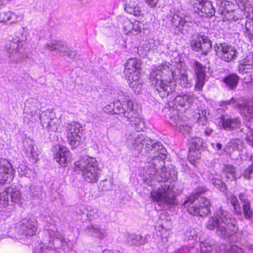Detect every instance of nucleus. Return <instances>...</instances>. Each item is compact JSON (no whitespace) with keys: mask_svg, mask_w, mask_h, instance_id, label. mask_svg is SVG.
I'll return each instance as SVG.
<instances>
[{"mask_svg":"<svg viewBox=\"0 0 253 253\" xmlns=\"http://www.w3.org/2000/svg\"><path fill=\"white\" fill-rule=\"evenodd\" d=\"M211 182L215 187L222 192H224L227 189L226 185L220 179L213 178L211 180Z\"/></svg>","mask_w":253,"mask_h":253,"instance_id":"obj_42","label":"nucleus"},{"mask_svg":"<svg viewBox=\"0 0 253 253\" xmlns=\"http://www.w3.org/2000/svg\"><path fill=\"white\" fill-rule=\"evenodd\" d=\"M172 24L179 29L187 30L192 25L193 18L189 15H185L179 12L171 15Z\"/></svg>","mask_w":253,"mask_h":253,"instance_id":"obj_11","label":"nucleus"},{"mask_svg":"<svg viewBox=\"0 0 253 253\" xmlns=\"http://www.w3.org/2000/svg\"><path fill=\"white\" fill-rule=\"evenodd\" d=\"M226 253H243L242 249L236 245H228L225 247Z\"/></svg>","mask_w":253,"mask_h":253,"instance_id":"obj_50","label":"nucleus"},{"mask_svg":"<svg viewBox=\"0 0 253 253\" xmlns=\"http://www.w3.org/2000/svg\"><path fill=\"white\" fill-rule=\"evenodd\" d=\"M16 16L11 11H0V22H9L14 23L16 21Z\"/></svg>","mask_w":253,"mask_h":253,"instance_id":"obj_30","label":"nucleus"},{"mask_svg":"<svg viewBox=\"0 0 253 253\" xmlns=\"http://www.w3.org/2000/svg\"><path fill=\"white\" fill-rule=\"evenodd\" d=\"M241 144V140L239 139H232L228 143L227 147L228 149H231L232 150H239V145Z\"/></svg>","mask_w":253,"mask_h":253,"instance_id":"obj_47","label":"nucleus"},{"mask_svg":"<svg viewBox=\"0 0 253 253\" xmlns=\"http://www.w3.org/2000/svg\"><path fill=\"white\" fill-rule=\"evenodd\" d=\"M6 195V193H0V207H5L6 206L7 202H5V196Z\"/></svg>","mask_w":253,"mask_h":253,"instance_id":"obj_59","label":"nucleus"},{"mask_svg":"<svg viewBox=\"0 0 253 253\" xmlns=\"http://www.w3.org/2000/svg\"><path fill=\"white\" fill-rule=\"evenodd\" d=\"M184 247L187 248L188 253H211L212 250V247L206 243H194L193 246Z\"/></svg>","mask_w":253,"mask_h":253,"instance_id":"obj_17","label":"nucleus"},{"mask_svg":"<svg viewBox=\"0 0 253 253\" xmlns=\"http://www.w3.org/2000/svg\"><path fill=\"white\" fill-rule=\"evenodd\" d=\"M37 148H35L34 146H31L30 147L31 157L34 163L37 162V161L38 160L39 154L37 153Z\"/></svg>","mask_w":253,"mask_h":253,"instance_id":"obj_57","label":"nucleus"},{"mask_svg":"<svg viewBox=\"0 0 253 253\" xmlns=\"http://www.w3.org/2000/svg\"><path fill=\"white\" fill-rule=\"evenodd\" d=\"M250 57L248 56L243 61V63L241 64L239 70L240 71H244L246 69L247 66H253V60L251 61L250 60ZM248 69V68H247Z\"/></svg>","mask_w":253,"mask_h":253,"instance_id":"obj_52","label":"nucleus"},{"mask_svg":"<svg viewBox=\"0 0 253 253\" xmlns=\"http://www.w3.org/2000/svg\"><path fill=\"white\" fill-rule=\"evenodd\" d=\"M129 122L131 125L134 126V129L137 132L143 131V129L145 127V123L141 119L140 116L132 120V121H130Z\"/></svg>","mask_w":253,"mask_h":253,"instance_id":"obj_36","label":"nucleus"},{"mask_svg":"<svg viewBox=\"0 0 253 253\" xmlns=\"http://www.w3.org/2000/svg\"><path fill=\"white\" fill-rule=\"evenodd\" d=\"M241 131L246 134V140L253 147V129L250 126H245Z\"/></svg>","mask_w":253,"mask_h":253,"instance_id":"obj_37","label":"nucleus"},{"mask_svg":"<svg viewBox=\"0 0 253 253\" xmlns=\"http://www.w3.org/2000/svg\"><path fill=\"white\" fill-rule=\"evenodd\" d=\"M66 128V132L67 134H71L73 133V132H78L80 133V131H83V127L81 126V125L75 121H73L70 123H68L65 126Z\"/></svg>","mask_w":253,"mask_h":253,"instance_id":"obj_29","label":"nucleus"},{"mask_svg":"<svg viewBox=\"0 0 253 253\" xmlns=\"http://www.w3.org/2000/svg\"><path fill=\"white\" fill-rule=\"evenodd\" d=\"M44 48L56 52L62 57L67 56L70 59H75L77 56L76 50L68 47L66 43L62 41L54 40L44 45Z\"/></svg>","mask_w":253,"mask_h":253,"instance_id":"obj_8","label":"nucleus"},{"mask_svg":"<svg viewBox=\"0 0 253 253\" xmlns=\"http://www.w3.org/2000/svg\"><path fill=\"white\" fill-rule=\"evenodd\" d=\"M235 106L239 109L241 114L247 118H253V102L248 103L236 104Z\"/></svg>","mask_w":253,"mask_h":253,"instance_id":"obj_23","label":"nucleus"},{"mask_svg":"<svg viewBox=\"0 0 253 253\" xmlns=\"http://www.w3.org/2000/svg\"><path fill=\"white\" fill-rule=\"evenodd\" d=\"M140 8L137 0H130L125 4V7L126 11L135 16H138L141 15V11Z\"/></svg>","mask_w":253,"mask_h":253,"instance_id":"obj_24","label":"nucleus"},{"mask_svg":"<svg viewBox=\"0 0 253 253\" xmlns=\"http://www.w3.org/2000/svg\"><path fill=\"white\" fill-rule=\"evenodd\" d=\"M21 46L12 40L9 41L5 44L6 51L9 54L8 57L11 62L16 63L21 60L20 47Z\"/></svg>","mask_w":253,"mask_h":253,"instance_id":"obj_14","label":"nucleus"},{"mask_svg":"<svg viewBox=\"0 0 253 253\" xmlns=\"http://www.w3.org/2000/svg\"><path fill=\"white\" fill-rule=\"evenodd\" d=\"M198 123L202 126L206 125L207 123V118L205 117L201 116V114H200L199 118L198 120Z\"/></svg>","mask_w":253,"mask_h":253,"instance_id":"obj_62","label":"nucleus"},{"mask_svg":"<svg viewBox=\"0 0 253 253\" xmlns=\"http://www.w3.org/2000/svg\"><path fill=\"white\" fill-rule=\"evenodd\" d=\"M47 123H48L45 125V127L47 128L49 130L56 132L58 130V124L54 120V119Z\"/></svg>","mask_w":253,"mask_h":253,"instance_id":"obj_51","label":"nucleus"},{"mask_svg":"<svg viewBox=\"0 0 253 253\" xmlns=\"http://www.w3.org/2000/svg\"><path fill=\"white\" fill-rule=\"evenodd\" d=\"M203 140L200 138H196L192 142L190 149L199 150L203 147Z\"/></svg>","mask_w":253,"mask_h":253,"instance_id":"obj_49","label":"nucleus"},{"mask_svg":"<svg viewBox=\"0 0 253 253\" xmlns=\"http://www.w3.org/2000/svg\"><path fill=\"white\" fill-rule=\"evenodd\" d=\"M35 175L34 171L31 169L28 168L27 169L26 171H25V173L23 174V176L30 178L31 177H34Z\"/></svg>","mask_w":253,"mask_h":253,"instance_id":"obj_61","label":"nucleus"},{"mask_svg":"<svg viewBox=\"0 0 253 253\" xmlns=\"http://www.w3.org/2000/svg\"><path fill=\"white\" fill-rule=\"evenodd\" d=\"M253 173V164H252L251 165L249 166L248 168H247L243 174V176L245 178L250 179L252 177V174Z\"/></svg>","mask_w":253,"mask_h":253,"instance_id":"obj_54","label":"nucleus"},{"mask_svg":"<svg viewBox=\"0 0 253 253\" xmlns=\"http://www.w3.org/2000/svg\"><path fill=\"white\" fill-rule=\"evenodd\" d=\"M121 21H122V24L123 26V29L127 33L131 32L133 29V23L131 22L129 19L126 18V17H121Z\"/></svg>","mask_w":253,"mask_h":253,"instance_id":"obj_40","label":"nucleus"},{"mask_svg":"<svg viewBox=\"0 0 253 253\" xmlns=\"http://www.w3.org/2000/svg\"><path fill=\"white\" fill-rule=\"evenodd\" d=\"M126 143L128 147L138 154L151 158L145 163L144 170L145 181L147 184L157 186L156 182L159 184L157 190L151 192L153 200L164 208L166 207L165 205L174 204L175 196L171 192L170 186L171 182L177 179V171L173 166L168 168L164 166L167 150L162 143L132 132L127 136Z\"/></svg>","mask_w":253,"mask_h":253,"instance_id":"obj_1","label":"nucleus"},{"mask_svg":"<svg viewBox=\"0 0 253 253\" xmlns=\"http://www.w3.org/2000/svg\"><path fill=\"white\" fill-rule=\"evenodd\" d=\"M245 34L253 42V21H247L245 26Z\"/></svg>","mask_w":253,"mask_h":253,"instance_id":"obj_39","label":"nucleus"},{"mask_svg":"<svg viewBox=\"0 0 253 253\" xmlns=\"http://www.w3.org/2000/svg\"><path fill=\"white\" fill-rule=\"evenodd\" d=\"M142 80L138 81H130L129 86L132 88V90L137 93H139L143 87Z\"/></svg>","mask_w":253,"mask_h":253,"instance_id":"obj_43","label":"nucleus"},{"mask_svg":"<svg viewBox=\"0 0 253 253\" xmlns=\"http://www.w3.org/2000/svg\"><path fill=\"white\" fill-rule=\"evenodd\" d=\"M193 99V96L191 95L180 94L175 97V103L181 107H189Z\"/></svg>","mask_w":253,"mask_h":253,"instance_id":"obj_27","label":"nucleus"},{"mask_svg":"<svg viewBox=\"0 0 253 253\" xmlns=\"http://www.w3.org/2000/svg\"><path fill=\"white\" fill-rule=\"evenodd\" d=\"M3 193H6L4 198L5 202H7L6 206L8 204L9 197L10 198L11 201L14 203L19 202L21 199V192L17 188L8 187Z\"/></svg>","mask_w":253,"mask_h":253,"instance_id":"obj_18","label":"nucleus"},{"mask_svg":"<svg viewBox=\"0 0 253 253\" xmlns=\"http://www.w3.org/2000/svg\"><path fill=\"white\" fill-rule=\"evenodd\" d=\"M76 170H81L83 175L88 182H96L100 176L101 170L98 164L94 158L85 157L81 158L75 162Z\"/></svg>","mask_w":253,"mask_h":253,"instance_id":"obj_5","label":"nucleus"},{"mask_svg":"<svg viewBox=\"0 0 253 253\" xmlns=\"http://www.w3.org/2000/svg\"><path fill=\"white\" fill-rule=\"evenodd\" d=\"M216 215L221 222L217 226L216 235L223 239L233 238L238 231L236 220L227 211L220 208L216 211Z\"/></svg>","mask_w":253,"mask_h":253,"instance_id":"obj_4","label":"nucleus"},{"mask_svg":"<svg viewBox=\"0 0 253 253\" xmlns=\"http://www.w3.org/2000/svg\"><path fill=\"white\" fill-rule=\"evenodd\" d=\"M240 77L235 73H231L225 76L223 83L229 90H235L239 83Z\"/></svg>","mask_w":253,"mask_h":253,"instance_id":"obj_19","label":"nucleus"},{"mask_svg":"<svg viewBox=\"0 0 253 253\" xmlns=\"http://www.w3.org/2000/svg\"><path fill=\"white\" fill-rule=\"evenodd\" d=\"M192 67L196 77L195 88L198 90H201L203 88L206 77V67L199 62L195 60Z\"/></svg>","mask_w":253,"mask_h":253,"instance_id":"obj_12","label":"nucleus"},{"mask_svg":"<svg viewBox=\"0 0 253 253\" xmlns=\"http://www.w3.org/2000/svg\"><path fill=\"white\" fill-rule=\"evenodd\" d=\"M173 77L172 70L166 66L159 67L151 73L150 80L151 84L162 98L168 96L175 91L176 85Z\"/></svg>","mask_w":253,"mask_h":253,"instance_id":"obj_2","label":"nucleus"},{"mask_svg":"<svg viewBox=\"0 0 253 253\" xmlns=\"http://www.w3.org/2000/svg\"><path fill=\"white\" fill-rule=\"evenodd\" d=\"M239 9L245 11L248 13L253 12V6L248 0H235Z\"/></svg>","mask_w":253,"mask_h":253,"instance_id":"obj_32","label":"nucleus"},{"mask_svg":"<svg viewBox=\"0 0 253 253\" xmlns=\"http://www.w3.org/2000/svg\"><path fill=\"white\" fill-rule=\"evenodd\" d=\"M15 174L12 165L5 159H0V183L4 184L11 181Z\"/></svg>","mask_w":253,"mask_h":253,"instance_id":"obj_9","label":"nucleus"},{"mask_svg":"<svg viewBox=\"0 0 253 253\" xmlns=\"http://www.w3.org/2000/svg\"><path fill=\"white\" fill-rule=\"evenodd\" d=\"M211 146L213 148L218 151L221 150L222 147V144L220 143H212Z\"/></svg>","mask_w":253,"mask_h":253,"instance_id":"obj_64","label":"nucleus"},{"mask_svg":"<svg viewBox=\"0 0 253 253\" xmlns=\"http://www.w3.org/2000/svg\"><path fill=\"white\" fill-rule=\"evenodd\" d=\"M226 4V14H225V18L227 20H233L234 21L240 19L241 18V15L239 14L240 10L239 9H236L234 4L230 1H229V3Z\"/></svg>","mask_w":253,"mask_h":253,"instance_id":"obj_20","label":"nucleus"},{"mask_svg":"<svg viewBox=\"0 0 253 253\" xmlns=\"http://www.w3.org/2000/svg\"><path fill=\"white\" fill-rule=\"evenodd\" d=\"M113 105L112 110L114 113L123 114L128 122L132 121V120L140 116L138 112L133 109V104L129 96L126 95L124 92H121L119 94L118 101Z\"/></svg>","mask_w":253,"mask_h":253,"instance_id":"obj_6","label":"nucleus"},{"mask_svg":"<svg viewBox=\"0 0 253 253\" xmlns=\"http://www.w3.org/2000/svg\"><path fill=\"white\" fill-rule=\"evenodd\" d=\"M36 222L30 219H24L21 220L20 230L22 234L28 236H33L37 231Z\"/></svg>","mask_w":253,"mask_h":253,"instance_id":"obj_15","label":"nucleus"},{"mask_svg":"<svg viewBox=\"0 0 253 253\" xmlns=\"http://www.w3.org/2000/svg\"><path fill=\"white\" fill-rule=\"evenodd\" d=\"M215 54L225 62H229L235 59L238 51L234 46L227 42H216L213 46Z\"/></svg>","mask_w":253,"mask_h":253,"instance_id":"obj_7","label":"nucleus"},{"mask_svg":"<svg viewBox=\"0 0 253 253\" xmlns=\"http://www.w3.org/2000/svg\"><path fill=\"white\" fill-rule=\"evenodd\" d=\"M28 167L24 165H20L18 168V171L19 172V175L21 176H23V174L25 173L27 169H28Z\"/></svg>","mask_w":253,"mask_h":253,"instance_id":"obj_58","label":"nucleus"},{"mask_svg":"<svg viewBox=\"0 0 253 253\" xmlns=\"http://www.w3.org/2000/svg\"><path fill=\"white\" fill-rule=\"evenodd\" d=\"M133 29L132 31H133V32H135V33H133L134 34H138L139 33H141V30L143 29L144 25L143 24L139 21H135L134 23H133Z\"/></svg>","mask_w":253,"mask_h":253,"instance_id":"obj_53","label":"nucleus"},{"mask_svg":"<svg viewBox=\"0 0 253 253\" xmlns=\"http://www.w3.org/2000/svg\"><path fill=\"white\" fill-rule=\"evenodd\" d=\"M221 222V220L220 217L217 216L216 211L214 216L211 217L209 218L206 223V226L208 229L213 230L215 228L217 229V226Z\"/></svg>","mask_w":253,"mask_h":253,"instance_id":"obj_33","label":"nucleus"},{"mask_svg":"<svg viewBox=\"0 0 253 253\" xmlns=\"http://www.w3.org/2000/svg\"><path fill=\"white\" fill-rule=\"evenodd\" d=\"M223 171L226 175L227 178L231 180L236 179L237 178L235 173V168L231 165H226L223 168Z\"/></svg>","mask_w":253,"mask_h":253,"instance_id":"obj_34","label":"nucleus"},{"mask_svg":"<svg viewBox=\"0 0 253 253\" xmlns=\"http://www.w3.org/2000/svg\"><path fill=\"white\" fill-rule=\"evenodd\" d=\"M128 73L130 74L128 76V80L130 81H138L142 80L138 76V72L133 71V72H129Z\"/></svg>","mask_w":253,"mask_h":253,"instance_id":"obj_56","label":"nucleus"},{"mask_svg":"<svg viewBox=\"0 0 253 253\" xmlns=\"http://www.w3.org/2000/svg\"><path fill=\"white\" fill-rule=\"evenodd\" d=\"M89 232L93 236L100 239H103L106 235V231L104 229L100 228L97 225H91L88 228Z\"/></svg>","mask_w":253,"mask_h":253,"instance_id":"obj_31","label":"nucleus"},{"mask_svg":"<svg viewBox=\"0 0 253 253\" xmlns=\"http://www.w3.org/2000/svg\"><path fill=\"white\" fill-rule=\"evenodd\" d=\"M239 198L241 201V204L242 205L244 203H248L250 202V201L247 199L246 195L243 193H240L239 195Z\"/></svg>","mask_w":253,"mask_h":253,"instance_id":"obj_60","label":"nucleus"},{"mask_svg":"<svg viewBox=\"0 0 253 253\" xmlns=\"http://www.w3.org/2000/svg\"><path fill=\"white\" fill-rule=\"evenodd\" d=\"M219 119L222 127L227 131L239 128L241 124V120L238 117H233L227 115H223L220 117Z\"/></svg>","mask_w":253,"mask_h":253,"instance_id":"obj_13","label":"nucleus"},{"mask_svg":"<svg viewBox=\"0 0 253 253\" xmlns=\"http://www.w3.org/2000/svg\"><path fill=\"white\" fill-rule=\"evenodd\" d=\"M54 159L62 167H65L70 161V152L65 146H59L58 151L54 154Z\"/></svg>","mask_w":253,"mask_h":253,"instance_id":"obj_16","label":"nucleus"},{"mask_svg":"<svg viewBox=\"0 0 253 253\" xmlns=\"http://www.w3.org/2000/svg\"><path fill=\"white\" fill-rule=\"evenodd\" d=\"M83 136V131H80V133L78 132H73L71 134H67L66 137L67 141L69 145L72 147V148H76L80 145Z\"/></svg>","mask_w":253,"mask_h":253,"instance_id":"obj_26","label":"nucleus"},{"mask_svg":"<svg viewBox=\"0 0 253 253\" xmlns=\"http://www.w3.org/2000/svg\"><path fill=\"white\" fill-rule=\"evenodd\" d=\"M207 190V189L204 187L197 188L193 195L188 197L187 200L184 202L183 206L187 208V211L190 214L204 216L210 212L209 200L200 196Z\"/></svg>","mask_w":253,"mask_h":253,"instance_id":"obj_3","label":"nucleus"},{"mask_svg":"<svg viewBox=\"0 0 253 253\" xmlns=\"http://www.w3.org/2000/svg\"><path fill=\"white\" fill-rule=\"evenodd\" d=\"M200 5L201 7H199L198 10L202 14L201 16L211 17L214 15L215 8L211 1H206Z\"/></svg>","mask_w":253,"mask_h":253,"instance_id":"obj_22","label":"nucleus"},{"mask_svg":"<svg viewBox=\"0 0 253 253\" xmlns=\"http://www.w3.org/2000/svg\"><path fill=\"white\" fill-rule=\"evenodd\" d=\"M177 126V129L182 132L186 137L188 135L191 130V128L187 125H182L181 124L180 122H179L178 125H175Z\"/></svg>","mask_w":253,"mask_h":253,"instance_id":"obj_48","label":"nucleus"},{"mask_svg":"<svg viewBox=\"0 0 253 253\" xmlns=\"http://www.w3.org/2000/svg\"><path fill=\"white\" fill-rule=\"evenodd\" d=\"M230 203L234 207L235 212L238 214H241L242 209L236 196H233L231 197Z\"/></svg>","mask_w":253,"mask_h":253,"instance_id":"obj_45","label":"nucleus"},{"mask_svg":"<svg viewBox=\"0 0 253 253\" xmlns=\"http://www.w3.org/2000/svg\"><path fill=\"white\" fill-rule=\"evenodd\" d=\"M170 113L169 117L171 121V123L175 125H178L180 122L178 111L177 110L172 108L170 110Z\"/></svg>","mask_w":253,"mask_h":253,"instance_id":"obj_41","label":"nucleus"},{"mask_svg":"<svg viewBox=\"0 0 253 253\" xmlns=\"http://www.w3.org/2000/svg\"><path fill=\"white\" fill-rule=\"evenodd\" d=\"M146 3L151 7H155L158 2V0H145Z\"/></svg>","mask_w":253,"mask_h":253,"instance_id":"obj_63","label":"nucleus"},{"mask_svg":"<svg viewBox=\"0 0 253 253\" xmlns=\"http://www.w3.org/2000/svg\"><path fill=\"white\" fill-rule=\"evenodd\" d=\"M229 3V1H221L220 5H219L218 11V12L225 16V14H226L227 4Z\"/></svg>","mask_w":253,"mask_h":253,"instance_id":"obj_55","label":"nucleus"},{"mask_svg":"<svg viewBox=\"0 0 253 253\" xmlns=\"http://www.w3.org/2000/svg\"><path fill=\"white\" fill-rule=\"evenodd\" d=\"M54 117V113L52 110L47 109L43 111L40 115V119L43 128L50 120H52Z\"/></svg>","mask_w":253,"mask_h":253,"instance_id":"obj_28","label":"nucleus"},{"mask_svg":"<svg viewBox=\"0 0 253 253\" xmlns=\"http://www.w3.org/2000/svg\"><path fill=\"white\" fill-rule=\"evenodd\" d=\"M179 84L183 87L188 88L191 86L192 84L188 79L187 75L185 72H181L178 75Z\"/></svg>","mask_w":253,"mask_h":253,"instance_id":"obj_35","label":"nucleus"},{"mask_svg":"<svg viewBox=\"0 0 253 253\" xmlns=\"http://www.w3.org/2000/svg\"><path fill=\"white\" fill-rule=\"evenodd\" d=\"M197 231L195 228H190L185 233V240H195L197 238Z\"/></svg>","mask_w":253,"mask_h":253,"instance_id":"obj_44","label":"nucleus"},{"mask_svg":"<svg viewBox=\"0 0 253 253\" xmlns=\"http://www.w3.org/2000/svg\"><path fill=\"white\" fill-rule=\"evenodd\" d=\"M141 63L140 59L130 58L127 60L125 65V72L126 74L129 72L136 71L141 68Z\"/></svg>","mask_w":253,"mask_h":253,"instance_id":"obj_25","label":"nucleus"},{"mask_svg":"<svg viewBox=\"0 0 253 253\" xmlns=\"http://www.w3.org/2000/svg\"><path fill=\"white\" fill-rule=\"evenodd\" d=\"M12 40L22 45L21 42L26 41V37L23 34V31H19L15 32Z\"/></svg>","mask_w":253,"mask_h":253,"instance_id":"obj_46","label":"nucleus"},{"mask_svg":"<svg viewBox=\"0 0 253 253\" xmlns=\"http://www.w3.org/2000/svg\"><path fill=\"white\" fill-rule=\"evenodd\" d=\"M148 235L143 236L140 234H130L128 236L127 241L131 245L139 246L146 244L148 242Z\"/></svg>","mask_w":253,"mask_h":253,"instance_id":"obj_21","label":"nucleus"},{"mask_svg":"<svg viewBox=\"0 0 253 253\" xmlns=\"http://www.w3.org/2000/svg\"><path fill=\"white\" fill-rule=\"evenodd\" d=\"M191 46L194 50L197 52L201 51L204 55H207L212 48L211 41L204 35H198L192 42Z\"/></svg>","mask_w":253,"mask_h":253,"instance_id":"obj_10","label":"nucleus"},{"mask_svg":"<svg viewBox=\"0 0 253 253\" xmlns=\"http://www.w3.org/2000/svg\"><path fill=\"white\" fill-rule=\"evenodd\" d=\"M246 219L250 220L253 216V211L251 209L250 202L244 203L242 205V212Z\"/></svg>","mask_w":253,"mask_h":253,"instance_id":"obj_38","label":"nucleus"}]
</instances>
